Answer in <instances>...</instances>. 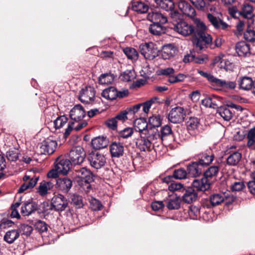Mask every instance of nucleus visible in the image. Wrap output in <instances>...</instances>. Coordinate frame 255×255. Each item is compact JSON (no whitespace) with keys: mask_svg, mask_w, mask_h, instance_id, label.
I'll use <instances>...</instances> for the list:
<instances>
[{"mask_svg":"<svg viewBox=\"0 0 255 255\" xmlns=\"http://www.w3.org/2000/svg\"><path fill=\"white\" fill-rule=\"evenodd\" d=\"M133 133V129L131 128H126L123 130L119 132L118 138L120 139L121 138H128L131 136Z\"/></svg>","mask_w":255,"mask_h":255,"instance_id":"obj_57","label":"nucleus"},{"mask_svg":"<svg viewBox=\"0 0 255 255\" xmlns=\"http://www.w3.org/2000/svg\"><path fill=\"white\" fill-rule=\"evenodd\" d=\"M68 118L65 115L59 116L54 121V127L56 129L62 128L67 123Z\"/></svg>","mask_w":255,"mask_h":255,"instance_id":"obj_53","label":"nucleus"},{"mask_svg":"<svg viewBox=\"0 0 255 255\" xmlns=\"http://www.w3.org/2000/svg\"><path fill=\"white\" fill-rule=\"evenodd\" d=\"M159 132L161 141L165 139L168 136L171 135L172 137H174V133L172 130L171 127L168 125L161 127Z\"/></svg>","mask_w":255,"mask_h":255,"instance_id":"obj_43","label":"nucleus"},{"mask_svg":"<svg viewBox=\"0 0 255 255\" xmlns=\"http://www.w3.org/2000/svg\"><path fill=\"white\" fill-rule=\"evenodd\" d=\"M37 192L39 193L41 196H44L48 193V190L49 189L48 188L46 184H45V181L43 180L40 183L39 185L36 188Z\"/></svg>","mask_w":255,"mask_h":255,"instance_id":"obj_63","label":"nucleus"},{"mask_svg":"<svg viewBox=\"0 0 255 255\" xmlns=\"http://www.w3.org/2000/svg\"><path fill=\"white\" fill-rule=\"evenodd\" d=\"M214 154L210 151H206L197 155L196 157V161L204 169L208 167L214 160Z\"/></svg>","mask_w":255,"mask_h":255,"instance_id":"obj_16","label":"nucleus"},{"mask_svg":"<svg viewBox=\"0 0 255 255\" xmlns=\"http://www.w3.org/2000/svg\"><path fill=\"white\" fill-rule=\"evenodd\" d=\"M178 7L184 14L188 17H193L196 15L194 8L185 0H180L178 1Z\"/></svg>","mask_w":255,"mask_h":255,"instance_id":"obj_22","label":"nucleus"},{"mask_svg":"<svg viewBox=\"0 0 255 255\" xmlns=\"http://www.w3.org/2000/svg\"><path fill=\"white\" fill-rule=\"evenodd\" d=\"M117 88L114 86H111L104 89L101 93V96L107 100L114 101L116 98Z\"/></svg>","mask_w":255,"mask_h":255,"instance_id":"obj_39","label":"nucleus"},{"mask_svg":"<svg viewBox=\"0 0 255 255\" xmlns=\"http://www.w3.org/2000/svg\"><path fill=\"white\" fill-rule=\"evenodd\" d=\"M109 141L106 136H99L92 139L91 145L93 149L99 150L106 147L108 145Z\"/></svg>","mask_w":255,"mask_h":255,"instance_id":"obj_27","label":"nucleus"},{"mask_svg":"<svg viewBox=\"0 0 255 255\" xmlns=\"http://www.w3.org/2000/svg\"><path fill=\"white\" fill-rule=\"evenodd\" d=\"M86 111L81 104H77L70 110L69 117L76 122L82 121L86 117Z\"/></svg>","mask_w":255,"mask_h":255,"instance_id":"obj_17","label":"nucleus"},{"mask_svg":"<svg viewBox=\"0 0 255 255\" xmlns=\"http://www.w3.org/2000/svg\"><path fill=\"white\" fill-rule=\"evenodd\" d=\"M184 192L182 200L185 203L191 204L198 199V193L192 187H186Z\"/></svg>","mask_w":255,"mask_h":255,"instance_id":"obj_24","label":"nucleus"},{"mask_svg":"<svg viewBox=\"0 0 255 255\" xmlns=\"http://www.w3.org/2000/svg\"><path fill=\"white\" fill-rule=\"evenodd\" d=\"M96 93L93 87L87 86L79 91L78 99L84 104H89L90 101H94Z\"/></svg>","mask_w":255,"mask_h":255,"instance_id":"obj_4","label":"nucleus"},{"mask_svg":"<svg viewBox=\"0 0 255 255\" xmlns=\"http://www.w3.org/2000/svg\"><path fill=\"white\" fill-rule=\"evenodd\" d=\"M188 75L182 73H179L177 75L172 74L168 79V82L171 84H174L178 82H183L185 78L188 77Z\"/></svg>","mask_w":255,"mask_h":255,"instance_id":"obj_52","label":"nucleus"},{"mask_svg":"<svg viewBox=\"0 0 255 255\" xmlns=\"http://www.w3.org/2000/svg\"><path fill=\"white\" fill-rule=\"evenodd\" d=\"M198 73L201 75L202 76L206 78L208 82L211 84V87L212 88L213 86H214V84L217 79V78L214 77L212 74L211 73H209L206 72H204L202 70H198Z\"/></svg>","mask_w":255,"mask_h":255,"instance_id":"obj_61","label":"nucleus"},{"mask_svg":"<svg viewBox=\"0 0 255 255\" xmlns=\"http://www.w3.org/2000/svg\"><path fill=\"white\" fill-rule=\"evenodd\" d=\"M79 172L81 173V175L79 176L80 177L81 181L84 183L85 185H87V189H91V185L90 183L94 181L93 178L94 175L93 172L86 167L81 168Z\"/></svg>","mask_w":255,"mask_h":255,"instance_id":"obj_23","label":"nucleus"},{"mask_svg":"<svg viewBox=\"0 0 255 255\" xmlns=\"http://www.w3.org/2000/svg\"><path fill=\"white\" fill-rule=\"evenodd\" d=\"M217 114H218L225 121H229L233 117V113L225 105H222L217 110Z\"/></svg>","mask_w":255,"mask_h":255,"instance_id":"obj_40","label":"nucleus"},{"mask_svg":"<svg viewBox=\"0 0 255 255\" xmlns=\"http://www.w3.org/2000/svg\"><path fill=\"white\" fill-rule=\"evenodd\" d=\"M160 52L161 58L166 60L173 57L177 54L178 50L174 44L169 43L162 46Z\"/></svg>","mask_w":255,"mask_h":255,"instance_id":"obj_15","label":"nucleus"},{"mask_svg":"<svg viewBox=\"0 0 255 255\" xmlns=\"http://www.w3.org/2000/svg\"><path fill=\"white\" fill-rule=\"evenodd\" d=\"M39 176H34L30 180L23 183L18 190L17 193H21L29 189L34 187L39 180Z\"/></svg>","mask_w":255,"mask_h":255,"instance_id":"obj_36","label":"nucleus"},{"mask_svg":"<svg viewBox=\"0 0 255 255\" xmlns=\"http://www.w3.org/2000/svg\"><path fill=\"white\" fill-rule=\"evenodd\" d=\"M134 128L138 131L140 133H142L145 131H147L148 128L147 119L145 118L140 117L134 120L133 123Z\"/></svg>","mask_w":255,"mask_h":255,"instance_id":"obj_34","label":"nucleus"},{"mask_svg":"<svg viewBox=\"0 0 255 255\" xmlns=\"http://www.w3.org/2000/svg\"><path fill=\"white\" fill-rule=\"evenodd\" d=\"M135 144L141 151H145L146 149L150 150L151 142L146 137V135L140 133V137L136 139Z\"/></svg>","mask_w":255,"mask_h":255,"instance_id":"obj_29","label":"nucleus"},{"mask_svg":"<svg viewBox=\"0 0 255 255\" xmlns=\"http://www.w3.org/2000/svg\"><path fill=\"white\" fill-rule=\"evenodd\" d=\"M90 205L91 210L94 211H100L103 207L101 202L95 198H92L90 200Z\"/></svg>","mask_w":255,"mask_h":255,"instance_id":"obj_60","label":"nucleus"},{"mask_svg":"<svg viewBox=\"0 0 255 255\" xmlns=\"http://www.w3.org/2000/svg\"><path fill=\"white\" fill-rule=\"evenodd\" d=\"M238 83L240 89L249 90L253 89L255 81H254L250 77L244 76L240 78Z\"/></svg>","mask_w":255,"mask_h":255,"instance_id":"obj_31","label":"nucleus"},{"mask_svg":"<svg viewBox=\"0 0 255 255\" xmlns=\"http://www.w3.org/2000/svg\"><path fill=\"white\" fill-rule=\"evenodd\" d=\"M190 1L197 10H205L206 2L204 0H190Z\"/></svg>","mask_w":255,"mask_h":255,"instance_id":"obj_64","label":"nucleus"},{"mask_svg":"<svg viewBox=\"0 0 255 255\" xmlns=\"http://www.w3.org/2000/svg\"><path fill=\"white\" fill-rule=\"evenodd\" d=\"M38 203L32 198L23 202L21 207V213L23 216H28L37 211Z\"/></svg>","mask_w":255,"mask_h":255,"instance_id":"obj_14","label":"nucleus"},{"mask_svg":"<svg viewBox=\"0 0 255 255\" xmlns=\"http://www.w3.org/2000/svg\"><path fill=\"white\" fill-rule=\"evenodd\" d=\"M207 16L208 20L216 29H222L225 30L231 27L230 25L224 22L222 19L218 18L212 13H208Z\"/></svg>","mask_w":255,"mask_h":255,"instance_id":"obj_25","label":"nucleus"},{"mask_svg":"<svg viewBox=\"0 0 255 255\" xmlns=\"http://www.w3.org/2000/svg\"><path fill=\"white\" fill-rule=\"evenodd\" d=\"M163 119L159 114L154 115L150 117L147 121L148 128L149 129H157L161 127Z\"/></svg>","mask_w":255,"mask_h":255,"instance_id":"obj_30","label":"nucleus"},{"mask_svg":"<svg viewBox=\"0 0 255 255\" xmlns=\"http://www.w3.org/2000/svg\"><path fill=\"white\" fill-rule=\"evenodd\" d=\"M53 207L51 204L50 205L48 202L43 201L40 204H38L37 213L38 214H48L49 210H52Z\"/></svg>","mask_w":255,"mask_h":255,"instance_id":"obj_47","label":"nucleus"},{"mask_svg":"<svg viewBox=\"0 0 255 255\" xmlns=\"http://www.w3.org/2000/svg\"><path fill=\"white\" fill-rule=\"evenodd\" d=\"M18 230H11L6 232L3 237V240L9 244H11L19 237Z\"/></svg>","mask_w":255,"mask_h":255,"instance_id":"obj_37","label":"nucleus"},{"mask_svg":"<svg viewBox=\"0 0 255 255\" xmlns=\"http://www.w3.org/2000/svg\"><path fill=\"white\" fill-rule=\"evenodd\" d=\"M252 26L248 24L246 31L244 32V38L248 42L254 43L255 42V30Z\"/></svg>","mask_w":255,"mask_h":255,"instance_id":"obj_42","label":"nucleus"},{"mask_svg":"<svg viewBox=\"0 0 255 255\" xmlns=\"http://www.w3.org/2000/svg\"><path fill=\"white\" fill-rule=\"evenodd\" d=\"M195 22L196 24V27H195V32L194 35L199 34L201 32H204L207 30V28L205 23L201 21L199 19L196 18Z\"/></svg>","mask_w":255,"mask_h":255,"instance_id":"obj_58","label":"nucleus"},{"mask_svg":"<svg viewBox=\"0 0 255 255\" xmlns=\"http://www.w3.org/2000/svg\"><path fill=\"white\" fill-rule=\"evenodd\" d=\"M32 224L34 225L35 230L40 234L46 232L48 230V225L44 221L40 220L36 221Z\"/></svg>","mask_w":255,"mask_h":255,"instance_id":"obj_50","label":"nucleus"},{"mask_svg":"<svg viewBox=\"0 0 255 255\" xmlns=\"http://www.w3.org/2000/svg\"><path fill=\"white\" fill-rule=\"evenodd\" d=\"M172 0H154L156 3L166 10L171 9L174 7Z\"/></svg>","mask_w":255,"mask_h":255,"instance_id":"obj_56","label":"nucleus"},{"mask_svg":"<svg viewBox=\"0 0 255 255\" xmlns=\"http://www.w3.org/2000/svg\"><path fill=\"white\" fill-rule=\"evenodd\" d=\"M55 188L64 194H67L73 186V180L67 176L59 177L56 179Z\"/></svg>","mask_w":255,"mask_h":255,"instance_id":"obj_8","label":"nucleus"},{"mask_svg":"<svg viewBox=\"0 0 255 255\" xmlns=\"http://www.w3.org/2000/svg\"><path fill=\"white\" fill-rule=\"evenodd\" d=\"M170 184L168 186V189L171 192L181 191L184 192L186 187L184 186V184L181 183H178L172 179V181L170 182Z\"/></svg>","mask_w":255,"mask_h":255,"instance_id":"obj_48","label":"nucleus"},{"mask_svg":"<svg viewBox=\"0 0 255 255\" xmlns=\"http://www.w3.org/2000/svg\"><path fill=\"white\" fill-rule=\"evenodd\" d=\"M248 141L247 145L248 147H252L255 143V127L251 128L247 134Z\"/></svg>","mask_w":255,"mask_h":255,"instance_id":"obj_54","label":"nucleus"},{"mask_svg":"<svg viewBox=\"0 0 255 255\" xmlns=\"http://www.w3.org/2000/svg\"><path fill=\"white\" fill-rule=\"evenodd\" d=\"M187 169L181 167L178 169H175L172 175L167 176L162 178V182L165 183L167 184L172 181V179H175L177 180H181L188 178L189 176L187 172Z\"/></svg>","mask_w":255,"mask_h":255,"instance_id":"obj_13","label":"nucleus"},{"mask_svg":"<svg viewBox=\"0 0 255 255\" xmlns=\"http://www.w3.org/2000/svg\"><path fill=\"white\" fill-rule=\"evenodd\" d=\"M213 38L211 34L204 32H201L199 34L194 35L192 42L196 45L197 47H199L200 50L204 48L202 42L205 43V45H213Z\"/></svg>","mask_w":255,"mask_h":255,"instance_id":"obj_9","label":"nucleus"},{"mask_svg":"<svg viewBox=\"0 0 255 255\" xmlns=\"http://www.w3.org/2000/svg\"><path fill=\"white\" fill-rule=\"evenodd\" d=\"M139 48L140 54L146 59L153 60L160 55V50H158L156 44L152 42L141 43Z\"/></svg>","mask_w":255,"mask_h":255,"instance_id":"obj_2","label":"nucleus"},{"mask_svg":"<svg viewBox=\"0 0 255 255\" xmlns=\"http://www.w3.org/2000/svg\"><path fill=\"white\" fill-rule=\"evenodd\" d=\"M40 154H51L55 150L57 146L56 140L48 137L39 144Z\"/></svg>","mask_w":255,"mask_h":255,"instance_id":"obj_11","label":"nucleus"},{"mask_svg":"<svg viewBox=\"0 0 255 255\" xmlns=\"http://www.w3.org/2000/svg\"><path fill=\"white\" fill-rule=\"evenodd\" d=\"M186 112L183 107H176L172 108L168 116L169 121L173 124L182 123L185 119Z\"/></svg>","mask_w":255,"mask_h":255,"instance_id":"obj_5","label":"nucleus"},{"mask_svg":"<svg viewBox=\"0 0 255 255\" xmlns=\"http://www.w3.org/2000/svg\"><path fill=\"white\" fill-rule=\"evenodd\" d=\"M174 29L175 31L183 36H188L193 34L195 32V27L193 25L188 24L186 22L180 19L177 21L176 23L174 24Z\"/></svg>","mask_w":255,"mask_h":255,"instance_id":"obj_6","label":"nucleus"},{"mask_svg":"<svg viewBox=\"0 0 255 255\" xmlns=\"http://www.w3.org/2000/svg\"><path fill=\"white\" fill-rule=\"evenodd\" d=\"M109 149L112 157L120 158L124 154L123 144L120 142H112L110 145Z\"/></svg>","mask_w":255,"mask_h":255,"instance_id":"obj_26","label":"nucleus"},{"mask_svg":"<svg viewBox=\"0 0 255 255\" xmlns=\"http://www.w3.org/2000/svg\"><path fill=\"white\" fill-rule=\"evenodd\" d=\"M123 52L128 59L136 60L138 58V53L134 48L127 47L123 49Z\"/></svg>","mask_w":255,"mask_h":255,"instance_id":"obj_46","label":"nucleus"},{"mask_svg":"<svg viewBox=\"0 0 255 255\" xmlns=\"http://www.w3.org/2000/svg\"><path fill=\"white\" fill-rule=\"evenodd\" d=\"M236 52L238 56L246 57L250 54V45L244 41L238 42L235 47Z\"/></svg>","mask_w":255,"mask_h":255,"instance_id":"obj_28","label":"nucleus"},{"mask_svg":"<svg viewBox=\"0 0 255 255\" xmlns=\"http://www.w3.org/2000/svg\"><path fill=\"white\" fill-rule=\"evenodd\" d=\"M175 197L168 200L166 204V207L169 210H178L180 208L181 203L182 201L180 198V195L175 194Z\"/></svg>","mask_w":255,"mask_h":255,"instance_id":"obj_32","label":"nucleus"},{"mask_svg":"<svg viewBox=\"0 0 255 255\" xmlns=\"http://www.w3.org/2000/svg\"><path fill=\"white\" fill-rule=\"evenodd\" d=\"M131 9L138 13H144L147 12L149 7L144 3L139 1L132 0L131 2Z\"/></svg>","mask_w":255,"mask_h":255,"instance_id":"obj_35","label":"nucleus"},{"mask_svg":"<svg viewBox=\"0 0 255 255\" xmlns=\"http://www.w3.org/2000/svg\"><path fill=\"white\" fill-rule=\"evenodd\" d=\"M189 178H195L203 174L204 168L196 161H192L186 167Z\"/></svg>","mask_w":255,"mask_h":255,"instance_id":"obj_18","label":"nucleus"},{"mask_svg":"<svg viewBox=\"0 0 255 255\" xmlns=\"http://www.w3.org/2000/svg\"><path fill=\"white\" fill-rule=\"evenodd\" d=\"M92 167L98 169L102 167L106 163V157L99 152L92 151L88 157Z\"/></svg>","mask_w":255,"mask_h":255,"instance_id":"obj_10","label":"nucleus"},{"mask_svg":"<svg viewBox=\"0 0 255 255\" xmlns=\"http://www.w3.org/2000/svg\"><path fill=\"white\" fill-rule=\"evenodd\" d=\"M200 120L196 117H190L187 122V127L189 130H194L197 129L200 124Z\"/></svg>","mask_w":255,"mask_h":255,"instance_id":"obj_51","label":"nucleus"},{"mask_svg":"<svg viewBox=\"0 0 255 255\" xmlns=\"http://www.w3.org/2000/svg\"><path fill=\"white\" fill-rule=\"evenodd\" d=\"M207 168L206 170L204 169L202 175L205 179H206V181L211 183L212 186L214 181H212V179L217 176L220 167L218 165H212L209 166Z\"/></svg>","mask_w":255,"mask_h":255,"instance_id":"obj_21","label":"nucleus"},{"mask_svg":"<svg viewBox=\"0 0 255 255\" xmlns=\"http://www.w3.org/2000/svg\"><path fill=\"white\" fill-rule=\"evenodd\" d=\"M224 201V197L220 194L216 193L210 195L209 199H205L202 204L204 207L212 208Z\"/></svg>","mask_w":255,"mask_h":255,"instance_id":"obj_19","label":"nucleus"},{"mask_svg":"<svg viewBox=\"0 0 255 255\" xmlns=\"http://www.w3.org/2000/svg\"><path fill=\"white\" fill-rule=\"evenodd\" d=\"M115 78V75L111 72L102 74L98 78L99 83L100 84L111 83Z\"/></svg>","mask_w":255,"mask_h":255,"instance_id":"obj_44","label":"nucleus"},{"mask_svg":"<svg viewBox=\"0 0 255 255\" xmlns=\"http://www.w3.org/2000/svg\"><path fill=\"white\" fill-rule=\"evenodd\" d=\"M242 155L238 151L231 154L227 159V164L230 166H236L241 159Z\"/></svg>","mask_w":255,"mask_h":255,"instance_id":"obj_41","label":"nucleus"},{"mask_svg":"<svg viewBox=\"0 0 255 255\" xmlns=\"http://www.w3.org/2000/svg\"><path fill=\"white\" fill-rule=\"evenodd\" d=\"M69 201L76 208H83L84 206L82 196L76 193L70 194Z\"/></svg>","mask_w":255,"mask_h":255,"instance_id":"obj_38","label":"nucleus"},{"mask_svg":"<svg viewBox=\"0 0 255 255\" xmlns=\"http://www.w3.org/2000/svg\"><path fill=\"white\" fill-rule=\"evenodd\" d=\"M211 184L206 181V179L202 177L201 179L194 178L189 187L195 190L198 193L199 191L205 192L211 188Z\"/></svg>","mask_w":255,"mask_h":255,"instance_id":"obj_20","label":"nucleus"},{"mask_svg":"<svg viewBox=\"0 0 255 255\" xmlns=\"http://www.w3.org/2000/svg\"><path fill=\"white\" fill-rule=\"evenodd\" d=\"M67 198L62 194L55 195L51 199V206L55 211H63L68 206Z\"/></svg>","mask_w":255,"mask_h":255,"instance_id":"obj_7","label":"nucleus"},{"mask_svg":"<svg viewBox=\"0 0 255 255\" xmlns=\"http://www.w3.org/2000/svg\"><path fill=\"white\" fill-rule=\"evenodd\" d=\"M17 149L15 148L9 149L6 153V157L9 161H16L18 158Z\"/></svg>","mask_w":255,"mask_h":255,"instance_id":"obj_59","label":"nucleus"},{"mask_svg":"<svg viewBox=\"0 0 255 255\" xmlns=\"http://www.w3.org/2000/svg\"><path fill=\"white\" fill-rule=\"evenodd\" d=\"M223 57L224 55L222 54H221L218 56H215L212 60L211 65L214 66L218 63L220 62L221 64V67H224L225 69H227V68L226 67L227 65V63H229V61H225V60L223 59Z\"/></svg>","mask_w":255,"mask_h":255,"instance_id":"obj_62","label":"nucleus"},{"mask_svg":"<svg viewBox=\"0 0 255 255\" xmlns=\"http://www.w3.org/2000/svg\"><path fill=\"white\" fill-rule=\"evenodd\" d=\"M147 131H145L142 134L146 135L150 142L157 139H160L159 132L157 129H149L147 128Z\"/></svg>","mask_w":255,"mask_h":255,"instance_id":"obj_45","label":"nucleus"},{"mask_svg":"<svg viewBox=\"0 0 255 255\" xmlns=\"http://www.w3.org/2000/svg\"><path fill=\"white\" fill-rule=\"evenodd\" d=\"M237 86L235 81H226L217 78L212 88L216 91L227 92L234 89Z\"/></svg>","mask_w":255,"mask_h":255,"instance_id":"obj_12","label":"nucleus"},{"mask_svg":"<svg viewBox=\"0 0 255 255\" xmlns=\"http://www.w3.org/2000/svg\"><path fill=\"white\" fill-rule=\"evenodd\" d=\"M147 19L152 22L149 27V32L154 35H161L166 32L163 24L167 22V18L161 13L151 9L147 15Z\"/></svg>","mask_w":255,"mask_h":255,"instance_id":"obj_1","label":"nucleus"},{"mask_svg":"<svg viewBox=\"0 0 255 255\" xmlns=\"http://www.w3.org/2000/svg\"><path fill=\"white\" fill-rule=\"evenodd\" d=\"M188 214L191 219L196 220L200 216V209L197 206L190 205L188 210Z\"/></svg>","mask_w":255,"mask_h":255,"instance_id":"obj_55","label":"nucleus"},{"mask_svg":"<svg viewBox=\"0 0 255 255\" xmlns=\"http://www.w3.org/2000/svg\"><path fill=\"white\" fill-rule=\"evenodd\" d=\"M19 234L21 233L22 235L25 236L27 237H30L33 229L32 226H29L26 224H20L18 226V229Z\"/></svg>","mask_w":255,"mask_h":255,"instance_id":"obj_49","label":"nucleus"},{"mask_svg":"<svg viewBox=\"0 0 255 255\" xmlns=\"http://www.w3.org/2000/svg\"><path fill=\"white\" fill-rule=\"evenodd\" d=\"M68 157L73 165H80L86 157V152L84 148L80 146L73 147L69 153L65 155Z\"/></svg>","mask_w":255,"mask_h":255,"instance_id":"obj_3","label":"nucleus"},{"mask_svg":"<svg viewBox=\"0 0 255 255\" xmlns=\"http://www.w3.org/2000/svg\"><path fill=\"white\" fill-rule=\"evenodd\" d=\"M60 168L61 174L66 175L68 171L72 168L73 164L69 159H62L57 163L56 164Z\"/></svg>","mask_w":255,"mask_h":255,"instance_id":"obj_33","label":"nucleus"}]
</instances>
